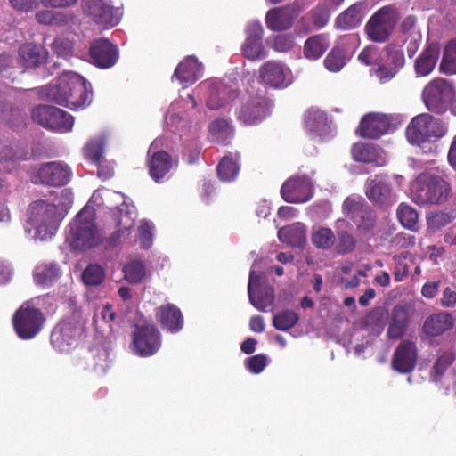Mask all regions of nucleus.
Masks as SVG:
<instances>
[{
	"label": "nucleus",
	"instance_id": "obj_9",
	"mask_svg": "<svg viewBox=\"0 0 456 456\" xmlns=\"http://www.w3.org/2000/svg\"><path fill=\"white\" fill-rule=\"evenodd\" d=\"M455 96L453 86L445 79L430 81L422 91V100L427 109L436 114L444 113Z\"/></svg>",
	"mask_w": 456,
	"mask_h": 456
},
{
	"label": "nucleus",
	"instance_id": "obj_3",
	"mask_svg": "<svg viewBox=\"0 0 456 456\" xmlns=\"http://www.w3.org/2000/svg\"><path fill=\"white\" fill-rule=\"evenodd\" d=\"M446 124L440 118L423 113L415 116L406 127V137L411 145L432 156L437 152L436 140L447 134Z\"/></svg>",
	"mask_w": 456,
	"mask_h": 456
},
{
	"label": "nucleus",
	"instance_id": "obj_31",
	"mask_svg": "<svg viewBox=\"0 0 456 456\" xmlns=\"http://www.w3.org/2000/svg\"><path fill=\"white\" fill-rule=\"evenodd\" d=\"M157 317L162 327L171 333L178 332L183 326V314L174 305L168 304L159 307Z\"/></svg>",
	"mask_w": 456,
	"mask_h": 456
},
{
	"label": "nucleus",
	"instance_id": "obj_5",
	"mask_svg": "<svg viewBox=\"0 0 456 456\" xmlns=\"http://www.w3.org/2000/svg\"><path fill=\"white\" fill-rule=\"evenodd\" d=\"M102 239V234L94 224V210L86 205L69 224L66 241L73 249L86 250L99 245Z\"/></svg>",
	"mask_w": 456,
	"mask_h": 456
},
{
	"label": "nucleus",
	"instance_id": "obj_39",
	"mask_svg": "<svg viewBox=\"0 0 456 456\" xmlns=\"http://www.w3.org/2000/svg\"><path fill=\"white\" fill-rule=\"evenodd\" d=\"M240 165L239 162V156L226 155L222 158L219 164L216 167L217 175L223 182H232L238 176Z\"/></svg>",
	"mask_w": 456,
	"mask_h": 456
},
{
	"label": "nucleus",
	"instance_id": "obj_14",
	"mask_svg": "<svg viewBox=\"0 0 456 456\" xmlns=\"http://www.w3.org/2000/svg\"><path fill=\"white\" fill-rule=\"evenodd\" d=\"M314 191V185L308 175H293L287 179L281 188L282 199L294 204H301L309 201Z\"/></svg>",
	"mask_w": 456,
	"mask_h": 456
},
{
	"label": "nucleus",
	"instance_id": "obj_11",
	"mask_svg": "<svg viewBox=\"0 0 456 456\" xmlns=\"http://www.w3.org/2000/svg\"><path fill=\"white\" fill-rule=\"evenodd\" d=\"M43 323V314L29 302L21 305L13 316L15 331L22 339L33 338L41 330Z\"/></svg>",
	"mask_w": 456,
	"mask_h": 456
},
{
	"label": "nucleus",
	"instance_id": "obj_25",
	"mask_svg": "<svg viewBox=\"0 0 456 456\" xmlns=\"http://www.w3.org/2000/svg\"><path fill=\"white\" fill-rule=\"evenodd\" d=\"M417 348L411 341L402 342L395 351L392 366L394 370L401 373L411 372L416 364Z\"/></svg>",
	"mask_w": 456,
	"mask_h": 456
},
{
	"label": "nucleus",
	"instance_id": "obj_42",
	"mask_svg": "<svg viewBox=\"0 0 456 456\" xmlns=\"http://www.w3.org/2000/svg\"><path fill=\"white\" fill-rule=\"evenodd\" d=\"M209 134L212 141L221 144H227L233 136V128L228 120L217 118L209 126Z\"/></svg>",
	"mask_w": 456,
	"mask_h": 456
},
{
	"label": "nucleus",
	"instance_id": "obj_59",
	"mask_svg": "<svg viewBox=\"0 0 456 456\" xmlns=\"http://www.w3.org/2000/svg\"><path fill=\"white\" fill-rule=\"evenodd\" d=\"M53 106L48 105H39L33 109L31 116L32 119L39 124L40 126L45 127L48 120L51 118Z\"/></svg>",
	"mask_w": 456,
	"mask_h": 456
},
{
	"label": "nucleus",
	"instance_id": "obj_60",
	"mask_svg": "<svg viewBox=\"0 0 456 456\" xmlns=\"http://www.w3.org/2000/svg\"><path fill=\"white\" fill-rule=\"evenodd\" d=\"M404 43L406 44L407 54L410 58H412L418 51L422 42L421 31H416L410 35L403 36Z\"/></svg>",
	"mask_w": 456,
	"mask_h": 456
},
{
	"label": "nucleus",
	"instance_id": "obj_46",
	"mask_svg": "<svg viewBox=\"0 0 456 456\" xmlns=\"http://www.w3.org/2000/svg\"><path fill=\"white\" fill-rule=\"evenodd\" d=\"M311 240L317 248L328 249L335 244L336 236L331 229L318 227L313 230Z\"/></svg>",
	"mask_w": 456,
	"mask_h": 456
},
{
	"label": "nucleus",
	"instance_id": "obj_62",
	"mask_svg": "<svg viewBox=\"0 0 456 456\" xmlns=\"http://www.w3.org/2000/svg\"><path fill=\"white\" fill-rule=\"evenodd\" d=\"M110 354L106 348L97 349V355L94 358V370L98 373H105L110 366Z\"/></svg>",
	"mask_w": 456,
	"mask_h": 456
},
{
	"label": "nucleus",
	"instance_id": "obj_44",
	"mask_svg": "<svg viewBox=\"0 0 456 456\" xmlns=\"http://www.w3.org/2000/svg\"><path fill=\"white\" fill-rule=\"evenodd\" d=\"M326 122L325 113L320 110L311 109L305 115V129L313 135H322Z\"/></svg>",
	"mask_w": 456,
	"mask_h": 456
},
{
	"label": "nucleus",
	"instance_id": "obj_38",
	"mask_svg": "<svg viewBox=\"0 0 456 456\" xmlns=\"http://www.w3.org/2000/svg\"><path fill=\"white\" fill-rule=\"evenodd\" d=\"M61 275V270L56 263H44L36 266L34 280L38 285L48 286L56 281Z\"/></svg>",
	"mask_w": 456,
	"mask_h": 456
},
{
	"label": "nucleus",
	"instance_id": "obj_2",
	"mask_svg": "<svg viewBox=\"0 0 456 456\" xmlns=\"http://www.w3.org/2000/svg\"><path fill=\"white\" fill-rule=\"evenodd\" d=\"M58 203H49L45 200H37L30 206L28 222L34 229L35 240H47L57 232L63 218L62 212L58 206L68 208L72 202L71 192L61 191Z\"/></svg>",
	"mask_w": 456,
	"mask_h": 456
},
{
	"label": "nucleus",
	"instance_id": "obj_12",
	"mask_svg": "<svg viewBox=\"0 0 456 456\" xmlns=\"http://www.w3.org/2000/svg\"><path fill=\"white\" fill-rule=\"evenodd\" d=\"M83 9L92 21L104 28L118 25L123 15L122 10L113 7L110 0H84Z\"/></svg>",
	"mask_w": 456,
	"mask_h": 456
},
{
	"label": "nucleus",
	"instance_id": "obj_35",
	"mask_svg": "<svg viewBox=\"0 0 456 456\" xmlns=\"http://www.w3.org/2000/svg\"><path fill=\"white\" fill-rule=\"evenodd\" d=\"M330 45V38L326 34L312 36L305 42L304 57L309 61L319 60L328 50Z\"/></svg>",
	"mask_w": 456,
	"mask_h": 456
},
{
	"label": "nucleus",
	"instance_id": "obj_30",
	"mask_svg": "<svg viewBox=\"0 0 456 456\" xmlns=\"http://www.w3.org/2000/svg\"><path fill=\"white\" fill-rule=\"evenodd\" d=\"M454 325L453 317L445 312L430 314L424 322L423 331L427 336L436 337L451 330Z\"/></svg>",
	"mask_w": 456,
	"mask_h": 456
},
{
	"label": "nucleus",
	"instance_id": "obj_15",
	"mask_svg": "<svg viewBox=\"0 0 456 456\" xmlns=\"http://www.w3.org/2000/svg\"><path fill=\"white\" fill-rule=\"evenodd\" d=\"M367 198L374 204L387 207L396 201L395 193L391 186V177L379 174L370 176L365 183Z\"/></svg>",
	"mask_w": 456,
	"mask_h": 456
},
{
	"label": "nucleus",
	"instance_id": "obj_41",
	"mask_svg": "<svg viewBox=\"0 0 456 456\" xmlns=\"http://www.w3.org/2000/svg\"><path fill=\"white\" fill-rule=\"evenodd\" d=\"M363 7L361 3L350 6L337 18V27L344 30L357 27L363 19Z\"/></svg>",
	"mask_w": 456,
	"mask_h": 456
},
{
	"label": "nucleus",
	"instance_id": "obj_6",
	"mask_svg": "<svg viewBox=\"0 0 456 456\" xmlns=\"http://www.w3.org/2000/svg\"><path fill=\"white\" fill-rule=\"evenodd\" d=\"M202 113L197 109L193 95L188 94L185 99L174 101L165 116L166 127L177 134L186 133L193 123L202 118Z\"/></svg>",
	"mask_w": 456,
	"mask_h": 456
},
{
	"label": "nucleus",
	"instance_id": "obj_10",
	"mask_svg": "<svg viewBox=\"0 0 456 456\" xmlns=\"http://www.w3.org/2000/svg\"><path fill=\"white\" fill-rule=\"evenodd\" d=\"M343 213L362 233H370L375 226V215L371 208L358 195L347 197L342 206Z\"/></svg>",
	"mask_w": 456,
	"mask_h": 456
},
{
	"label": "nucleus",
	"instance_id": "obj_34",
	"mask_svg": "<svg viewBox=\"0 0 456 456\" xmlns=\"http://www.w3.org/2000/svg\"><path fill=\"white\" fill-rule=\"evenodd\" d=\"M409 321V313L404 305H395L391 313V321L387 336L392 339L400 338L405 332Z\"/></svg>",
	"mask_w": 456,
	"mask_h": 456
},
{
	"label": "nucleus",
	"instance_id": "obj_48",
	"mask_svg": "<svg viewBox=\"0 0 456 456\" xmlns=\"http://www.w3.org/2000/svg\"><path fill=\"white\" fill-rule=\"evenodd\" d=\"M298 314L293 310H282L273 315V325L279 330H289L298 322Z\"/></svg>",
	"mask_w": 456,
	"mask_h": 456
},
{
	"label": "nucleus",
	"instance_id": "obj_16",
	"mask_svg": "<svg viewBox=\"0 0 456 456\" xmlns=\"http://www.w3.org/2000/svg\"><path fill=\"white\" fill-rule=\"evenodd\" d=\"M72 176V170L63 161H51L43 164L33 177V182L51 186H63Z\"/></svg>",
	"mask_w": 456,
	"mask_h": 456
},
{
	"label": "nucleus",
	"instance_id": "obj_23",
	"mask_svg": "<svg viewBox=\"0 0 456 456\" xmlns=\"http://www.w3.org/2000/svg\"><path fill=\"white\" fill-rule=\"evenodd\" d=\"M391 130V118L381 113H370L364 116L359 126L361 136L376 139Z\"/></svg>",
	"mask_w": 456,
	"mask_h": 456
},
{
	"label": "nucleus",
	"instance_id": "obj_28",
	"mask_svg": "<svg viewBox=\"0 0 456 456\" xmlns=\"http://www.w3.org/2000/svg\"><path fill=\"white\" fill-rule=\"evenodd\" d=\"M297 17V12L294 7L274 8L266 13L265 22L271 30H286L292 26Z\"/></svg>",
	"mask_w": 456,
	"mask_h": 456
},
{
	"label": "nucleus",
	"instance_id": "obj_26",
	"mask_svg": "<svg viewBox=\"0 0 456 456\" xmlns=\"http://www.w3.org/2000/svg\"><path fill=\"white\" fill-rule=\"evenodd\" d=\"M202 75V65L194 56H188L176 67L173 77L185 88L194 84Z\"/></svg>",
	"mask_w": 456,
	"mask_h": 456
},
{
	"label": "nucleus",
	"instance_id": "obj_21",
	"mask_svg": "<svg viewBox=\"0 0 456 456\" xmlns=\"http://www.w3.org/2000/svg\"><path fill=\"white\" fill-rule=\"evenodd\" d=\"M269 102L257 94L248 99L239 110L238 118L244 125H255L261 122L269 114Z\"/></svg>",
	"mask_w": 456,
	"mask_h": 456
},
{
	"label": "nucleus",
	"instance_id": "obj_53",
	"mask_svg": "<svg viewBox=\"0 0 456 456\" xmlns=\"http://www.w3.org/2000/svg\"><path fill=\"white\" fill-rule=\"evenodd\" d=\"M383 53L387 65H391L398 70L403 67L405 59L400 45L389 44L384 48Z\"/></svg>",
	"mask_w": 456,
	"mask_h": 456
},
{
	"label": "nucleus",
	"instance_id": "obj_63",
	"mask_svg": "<svg viewBox=\"0 0 456 456\" xmlns=\"http://www.w3.org/2000/svg\"><path fill=\"white\" fill-rule=\"evenodd\" d=\"M61 13L52 10H42L36 13V20L43 25H54L59 22Z\"/></svg>",
	"mask_w": 456,
	"mask_h": 456
},
{
	"label": "nucleus",
	"instance_id": "obj_19",
	"mask_svg": "<svg viewBox=\"0 0 456 456\" xmlns=\"http://www.w3.org/2000/svg\"><path fill=\"white\" fill-rule=\"evenodd\" d=\"M157 142H153L148 151V167L151 177L157 183L168 178L170 171L176 166L171 156L164 151H157Z\"/></svg>",
	"mask_w": 456,
	"mask_h": 456
},
{
	"label": "nucleus",
	"instance_id": "obj_61",
	"mask_svg": "<svg viewBox=\"0 0 456 456\" xmlns=\"http://www.w3.org/2000/svg\"><path fill=\"white\" fill-rule=\"evenodd\" d=\"M246 368L252 373L258 374L264 370L267 364V358L264 354H256L248 358L245 362Z\"/></svg>",
	"mask_w": 456,
	"mask_h": 456
},
{
	"label": "nucleus",
	"instance_id": "obj_37",
	"mask_svg": "<svg viewBox=\"0 0 456 456\" xmlns=\"http://www.w3.org/2000/svg\"><path fill=\"white\" fill-rule=\"evenodd\" d=\"M281 241L292 247H301L305 242V227L301 223H295L278 231Z\"/></svg>",
	"mask_w": 456,
	"mask_h": 456
},
{
	"label": "nucleus",
	"instance_id": "obj_55",
	"mask_svg": "<svg viewBox=\"0 0 456 456\" xmlns=\"http://www.w3.org/2000/svg\"><path fill=\"white\" fill-rule=\"evenodd\" d=\"M338 241L336 244V251L339 255H346L352 253L356 247V240L354 237L346 232L339 231L337 232Z\"/></svg>",
	"mask_w": 456,
	"mask_h": 456
},
{
	"label": "nucleus",
	"instance_id": "obj_52",
	"mask_svg": "<svg viewBox=\"0 0 456 456\" xmlns=\"http://www.w3.org/2000/svg\"><path fill=\"white\" fill-rule=\"evenodd\" d=\"M20 160V158L11 146L0 144V169L11 172L16 168Z\"/></svg>",
	"mask_w": 456,
	"mask_h": 456
},
{
	"label": "nucleus",
	"instance_id": "obj_36",
	"mask_svg": "<svg viewBox=\"0 0 456 456\" xmlns=\"http://www.w3.org/2000/svg\"><path fill=\"white\" fill-rule=\"evenodd\" d=\"M117 210L119 216L118 219V229L112 236L114 242L125 239L130 233V230L134 224V213L127 204L123 202L121 206L117 208Z\"/></svg>",
	"mask_w": 456,
	"mask_h": 456
},
{
	"label": "nucleus",
	"instance_id": "obj_29",
	"mask_svg": "<svg viewBox=\"0 0 456 456\" xmlns=\"http://www.w3.org/2000/svg\"><path fill=\"white\" fill-rule=\"evenodd\" d=\"M352 155L354 159L359 162L373 163L378 167L387 164L383 151L371 143H355L352 148Z\"/></svg>",
	"mask_w": 456,
	"mask_h": 456
},
{
	"label": "nucleus",
	"instance_id": "obj_54",
	"mask_svg": "<svg viewBox=\"0 0 456 456\" xmlns=\"http://www.w3.org/2000/svg\"><path fill=\"white\" fill-rule=\"evenodd\" d=\"M455 359V353L452 349L443 352L435 362L433 367L432 379L438 380L447 367H449Z\"/></svg>",
	"mask_w": 456,
	"mask_h": 456
},
{
	"label": "nucleus",
	"instance_id": "obj_45",
	"mask_svg": "<svg viewBox=\"0 0 456 456\" xmlns=\"http://www.w3.org/2000/svg\"><path fill=\"white\" fill-rule=\"evenodd\" d=\"M456 218V210L451 212L436 210L427 216V224L429 230L438 231L451 224Z\"/></svg>",
	"mask_w": 456,
	"mask_h": 456
},
{
	"label": "nucleus",
	"instance_id": "obj_27",
	"mask_svg": "<svg viewBox=\"0 0 456 456\" xmlns=\"http://www.w3.org/2000/svg\"><path fill=\"white\" fill-rule=\"evenodd\" d=\"M439 55V44L437 42H428L414 63L417 77H426L429 75L434 70Z\"/></svg>",
	"mask_w": 456,
	"mask_h": 456
},
{
	"label": "nucleus",
	"instance_id": "obj_64",
	"mask_svg": "<svg viewBox=\"0 0 456 456\" xmlns=\"http://www.w3.org/2000/svg\"><path fill=\"white\" fill-rule=\"evenodd\" d=\"M311 19L315 27L319 28H323L330 20L329 11L324 7L314 8L311 12Z\"/></svg>",
	"mask_w": 456,
	"mask_h": 456
},
{
	"label": "nucleus",
	"instance_id": "obj_24",
	"mask_svg": "<svg viewBox=\"0 0 456 456\" xmlns=\"http://www.w3.org/2000/svg\"><path fill=\"white\" fill-rule=\"evenodd\" d=\"M291 72L282 63L265 62L260 69L261 80L274 88L286 87L291 83Z\"/></svg>",
	"mask_w": 456,
	"mask_h": 456
},
{
	"label": "nucleus",
	"instance_id": "obj_20",
	"mask_svg": "<svg viewBox=\"0 0 456 456\" xmlns=\"http://www.w3.org/2000/svg\"><path fill=\"white\" fill-rule=\"evenodd\" d=\"M263 28L260 22L252 21L247 26V37L242 45L243 55L252 61L262 60L267 56L262 42Z\"/></svg>",
	"mask_w": 456,
	"mask_h": 456
},
{
	"label": "nucleus",
	"instance_id": "obj_4",
	"mask_svg": "<svg viewBox=\"0 0 456 456\" xmlns=\"http://www.w3.org/2000/svg\"><path fill=\"white\" fill-rule=\"evenodd\" d=\"M452 195L450 184L434 171L417 175L411 184V198L419 206H439Z\"/></svg>",
	"mask_w": 456,
	"mask_h": 456
},
{
	"label": "nucleus",
	"instance_id": "obj_13",
	"mask_svg": "<svg viewBox=\"0 0 456 456\" xmlns=\"http://www.w3.org/2000/svg\"><path fill=\"white\" fill-rule=\"evenodd\" d=\"M84 330L80 321L63 320L53 329L51 334L53 346L61 353H68L77 342Z\"/></svg>",
	"mask_w": 456,
	"mask_h": 456
},
{
	"label": "nucleus",
	"instance_id": "obj_1",
	"mask_svg": "<svg viewBox=\"0 0 456 456\" xmlns=\"http://www.w3.org/2000/svg\"><path fill=\"white\" fill-rule=\"evenodd\" d=\"M42 100L50 101L71 110L84 109L90 105L92 86L87 81L72 71L62 73L53 84L38 89Z\"/></svg>",
	"mask_w": 456,
	"mask_h": 456
},
{
	"label": "nucleus",
	"instance_id": "obj_7",
	"mask_svg": "<svg viewBox=\"0 0 456 456\" xmlns=\"http://www.w3.org/2000/svg\"><path fill=\"white\" fill-rule=\"evenodd\" d=\"M196 90L203 95L208 108L211 110H229L238 95L237 85L232 80L205 81Z\"/></svg>",
	"mask_w": 456,
	"mask_h": 456
},
{
	"label": "nucleus",
	"instance_id": "obj_56",
	"mask_svg": "<svg viewBox=\"0 0 456 456\" xmlns=\"http://www.w3.org/2000/svg\"><path fill=\"white\" fill-rule=\"evenodd\" d=\"M395 262L394 278L396 281H402L409 274V265L406 263V256L404 254L395 255L393 257Z\"/></svg>",
	"mask_w": 456,
	"mask_h": 456
},
{
	"label": "nucleus",
	"instance_id": "obj_18",
	"mask_svg": "<svg viewBox=\"0 0 456 456\" xmlns=\"http://www.w3.org/2000/svg\"><path fill=\"white\" fill-rule=\"evenodd\" d=\"M261 273L251 269L249 273L248 293L251 305L258 311L266 312L274 301V291L268 286H260Z\"/></svg>",
	"mask_w": 456,
	"mask_h": 456
},
{
	"label": "nucleus",
	"instance_id": "obj_47",
	"mask_svg": "<svg viewBox=\"0 0 456 456\" xmlns=\"http://www.w3.org/2000/svg\"><path fill=\"white\" fill-rule=\"evenodd\" d=\"M439 70L448 75L456 74V40H452L445 46Z\"/></svg>",
	"mask_w": 456,
	"mask_h": 456
},
{
	"label": "nucleus",
	"instance_id": "obj_43",
	"mask_svg": "<svg viewBox=\"0 0 456 456\" xmlns=\"http://www.w3.org/2000/svg\"><path fill=\"white\" fill-rule=\"evenodd\" d=\"M104 147L105 140L103 136L100 135L93 138L84 147V157L92 164H101L104 160Z\"/></svg>",
	"mask_w": 456,
	"mask_h": 456
},
{
	"label": "nucleus",
	"instance_id": "obj_22",
	"mask_svg": "<svg viewBox=\"0 0 456 456\" xmlns=\"http://www.w3.org/2000/svg\"><path fill=\"white\" fill-rule=\"evenodd\" d=\"M90 58L95 66L109 69L118 61V48L107 39L94 40L90 47Z\"/></svg>",
	"mask_w": 456,
	"mask_h": 456
},
{
	"label": "nucleus",
	"instance_id": "obj_49",
	"mask_svg": "<svg viewBox=\"0 0 456 456\" xmlns=\"http://www.w3.org/2000/svg\"><path fill=\"white\" fill-rule=\"evenodd\" d=\"M104 278L105 270L98 264H89L82 273V281L86 286H98Z\"/></svg>",
	"mask_w": 456,
	"mask_h": 456
},
{
	"label": "nucleus",
	"instance_id": "obj_33",
	"mask_svg": "<svg viewBox=\"0 0 456 456\" xmlns=\"http://www.w3.org/2000/svg\"><path fill=\"white\" fill-rule=\"evenodd\" d=\"M47 51L33 44H26L19 50L20 61L25 68H33L45 62Z\"/></svg>",
	"mask_w": 456,
	"mask_h": 456
},
{
	"label": "nucleus",
	"instance_id": "obj_40",
	"mask_svg": "<svg viewBox=\"0 0 456 456\" xmlns=\"http://www.w3.org/2000/svg\"><path fill=\"white\" fill-rule=\"evenodd\" d=\"M73 126L74 118L70 114L53 106L51 118L45 126L46 128L58 133H68L72 130Z\"/></svg>",
	"mask_w": 456,
	"mask_h": 456
},
{
	"label": "nucleus",
	"instance_id": "obj_57",
	"mask_svg": "<svg viewBox=\"0 0 456 456\" xmlns=\"http://www.w3.org/2000/svg\"><path fill=\"white\" fill-rule=\"evenodd\" d=\"M380 57L379 50L377 46L368 45L358 55V60L366 66L379 64Z\"/></svg>",
	"mask_w": 456,
	"mask_h": 456
},
{
	"label": "nucleus",
	"instance_id": "obj_17",
	"mask_svg": "<svg viewBox=\"0 0 456 456\" xmlns=\"http://www.w3.org/2000/svg\"><path fill=\"white\" fill-rule=\"evenodd\" d=\"M133 345L138 355L151 356L160 348V334L152 324L137 327L134 333Z\"/></svg>",
	"mask_w": 456,
	"mask_h": 456
},
{
	"label": "nucleus",
	"instance_id": "obj_8",
	"mask_svg": "<svg viewBox=\"0 0 456 456\" xmlns=\"http://www.w3.org/2000/svg\"><path fill=\"white\" fill-rule=\"evenodd\" d=\"M400 19L399 10L393 4L379 8L365 25L368 37L374 42L387 41L394 32Z\"/></svg>",
	"mask_w": 456,
	"mask_h": 456
},
{
	"label": "nucleus",
	"instance_id": "obj_58",
	"mask_svg": "<svg viewBox=\"0 0 456 456\" xmlns=\"http://www.w3.org/2000/svg\"><path fill=\"white\" fill-rule=\"evenodd\" d=\"M154 229V225L151 222L142 221L138 232H139V240L142 247L143 248H149L152 244V232Z\"/></svg>",
	"mask_w": 456,
	"mask_h": 456
},
{
	"label": "nucleus",
	"instance_id": "obj_32",
	"mask_svg": "<svg viewBox=\"0 0 456 456\" xmlns=\"http://www.w3.org/2000/svg\"><path fill=\"white\" fill-rule=\"evenodd\" d=\"M350 40H355V38L354 37L341 38L339 45L333 47L328 53L324 60V66L328 70L338 72L346 64L348 57L346 45Z\"/></svg>",
	"mask_w": 456,
	"mask_h": 456
},
{
	"label": "nucleus",
	"instance_id": "obj_51",
	"mask_svg": "<svg viewBox=\"0 0 456 456\" xmlns=\"http://www.w3.org/2000/svg\"><path fill=\"white\" fill-rule=\"evenodd\" d=\"M397 216L403 227L412 231L417 229L419 216L412 207L400 204L397 208Z\"/></svg>",
	"mask_w": 456,
	"mask_h": 456
},
{
	"label": "nucleus",
	"instance_id": "obj_50",
	"mask_svg": "<svg viewBox=\"0 0 456 456\" xmlns=\"http://www.w3.org/2000/svg\"><path fill=\"white\" fill-rule=\"evenodd\" d=\"M123 273L125 280L130 283H139L146 275L145 266L139 260H133L125 265Z\"/></svg>",
	"mask_w": 456,
	"mask_h": 456
}]
</instances>
